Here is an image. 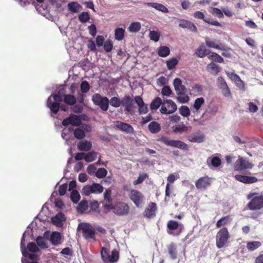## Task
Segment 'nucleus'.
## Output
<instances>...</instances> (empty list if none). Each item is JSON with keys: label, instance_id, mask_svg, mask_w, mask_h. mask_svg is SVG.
<instances>
[{"label": "nucleus", "instance_id": "obj_30", "mask_svg": "<svg viewBox=\"0 0 263 263\" xmlns=\"http://www.w3.org/2000/svg\"><path fill=\"white\" fill-rule=\"evenodd\" d=\"M204 99L202 97L197 98L193 104V107L191 108L193 113H198L202 105L204 103Z\"/></svg>", "mask_w": 263, "mask_h": 263}, {"label": "nucleus", "instance_id": "obj_43", "mask_svg": "<svg viewBox=\"0 0 263 263\" xmlns=\"http://www.w3.org/2000/svg\"><path fill=\"white\" fill-rule=\"evenodd\" d=\"M209 161H210L212 166L215 167H219L221 164V159L217 156H214L211 159L208 158L207 159V163H209Z\"/></svg>", "mask_w": 263, "mask_h": 263}, {"label": "nucleus", "instance_id": "obj_1", "mask_svg": "<svg viewBox=\"0 0 263 263\" xmlns=\"http://www.w3.org/2000/svg\"><path fill=\"white\" fill-rule=\"evenodd\" d=\"M247 199H251L247 204V207L250 210H260L263 208V194L251 192L247 195Z\"/></svg>", "mask_w": 263, "mask_h": 263}, {"label": "nucleus", "instance_id": "obj_18", "mask_svg": "<svg viewBox=\"0 0 263 263\" xmlns=\"http://www.w3.org/2000/svg\"><path fill=\"white\" fill-rule=\"evenodd\" d=\"M115 125L117 128L127 134H134V133L133 127L128 123L117 121L115 122Z\"/></svg>", "mask_w": 263, "mask_h": 263}, {"label": "nucleus", "instance_id": "obj_35", "mask_svg": "<svg viewBox=\"0 0 263 263\" xmlns=\"http://www.w3.org/2000/svg\"><path fill=\"white\" fill-rule=\"evenodd\" d=\"M231 80L234 81V82L239 89H242L244 88V82L241 80L240 78L237 74L231 73Z\"/></svg>", "mask_w": 263, "mask_h": 263}, {"label": "nucleus", "instance_id": "obj_24", "mask_svg": "<svg viewBox=\"0 0 263 263\" xmlns=\"http://www.w3.org/2000/svg\"><path fill=\"white\" fill-rule=\"evenodd\" d=\"M235 179L244 183H253L257 182L258 179L255 177L247 176L241 175H237L235 176Z\"/></svg>", "mask_w": 263, "mask_h": 263}, {"label": "nucleus", "instance_id": "obj_3", "mask_svg": "<svg viewBox=\"0 0 263 263\" xmlns=\"http://www.w3.org/2000/svg\"><path fill=\"white\" fill-rule=\"evenodd\" d=\"M78 229L81 231L83 236L86 239L96 240V232L94 228L89 223H81L79 224Z\"/></svg>", "mask_w": 263, "mask_h": 263}, {"label": "nucleus", "instance_id": "obj_60", "mask_svg": "<svg viewBox=\"0 0 263 263\" xmlns=\"http://www.w3.org/2000/svg\"><path fill=\"white\" fill-rule=\"evenodd\" d=\"M27 248L30 252L35 253L39 251V249L35 242H30L27 245Z\"/></svg>", "mask_w": 263, "mask_h": 263}, {"label": "nucleus", "instance_id": "obj_48", "mask_svg": "<svg viewBox=\"0 0 263 263\" xmlns=\"http://www.w3.org/2000/svg\"><path fill=\"white\" fill-rule=\"evenodd\" d=\"M73 135L77 139H82L85 137V133L83 129L77 128L73 130Z\"/></svg>", "mask_w": 263, "mask_h": 263}, {"label": "nucleus", "instance_id": "obj_9", "mask_svg": "<svg viewBox=\"0 0 263 263\" xmlns=\"http://www.w3.org/2000/svg\"><path fill=\"white\" fill-rule=\"evenodd\" d=\"M229 238V232L226 228H223L217 233L216 240L218 248H222L227 242Z\"/></svg>", "mask_w": 263, "mask_h": 263}, {"label": "nucleus", "instance_id": "obj_31", "mask_svg": "<svg viewBox=\"0 0 263 263\" xmlns=\"http://www.w3.org/2000/svg\"><path fill=\"white\" fill-rule=\"evenodd\" d=\"M24 241H25V238H24V235H23V237L22 238V239H21V247L22 253L23 255L25 257L28 256L31 260H35L36 259V255L34 254H29L27 252L26 248H25V247H24V246H25Z\"/></svg>", "mask_w": 263, "mask_h": 263}, {"label": "nucleus", "instance_id": "obj_56", "mask_svg": "<svg viewBox=\"0 0 263 263\" xmlns=\"http://www.w3.org/2000/svg\"><path fill=\"white\" fill-rule=\"evenodd\" d=\"M208 58L218 63H222L223 61V58L221 56L214 52H212L211 54L209 55Z\"/></svg>", "mask_w": 263, "mask_h": 263}, {"label": "nucleus", "instance_id": "obj_6", "mask_svg": "<svg viewBox=\"0 0 263 263\" xmlns=\"http://www.w3.org/2000/svg\"><path fill=\"white\" fill-rule=\"evenodd\" d=\"M159 140L167 146L178 148L182 150H188L189 149L187 144L180 140H172L164 136H161Z\"/></svg>", "mask_w": 263, "mask_h": 263}, {"label": "nucleus", "instance_id": "obj_38", "mask_svg": "<svg viewBox=\"0 0 263 263\" xmlns=\"http://www.w3.org/2000/svg\"><path fill=\"white\" fill-rule=\"evenodd\" d=\"M61 235L58 232H54L50 237V240L53 245H58L61 243Z\"/></svg>", "mask_w": 263, "mask_h": 263}, {"label": "nucleus", "instance_id": "obj_4", "mask_svg": "<svg viewBox=\"0 0 263 263\" xmlns=\"http://www.w3.org/2000/svg\"><path fill=\"white\" fill-rule=\"evenodd\" d=\"M62 95H50L47 100V106L52 113L57 114L60 109V103L63 101Z\"/></svg>", "mask_w": 263, "mask_h": 263}, {"label": "nucleus", "instance_id": "obj_29", "mask_svg": "<svg viewBox=\"0 0 263 263\" xmlns=\"http://www.w3.org/2000/svg\"><path fill=\"white\" fill-rule=\"evenodd\" d=\"M77 146L80 151H89L92 147V144L91 142L84 140L80 141Z\"/></svg>", "mask_w": 263, "mask_h": 263}, {"label": "nucleus", "instance_id": "obj_50", "mask_svg": "<svg viewBox=\"0 0 263 263\" xmlns=\"http://www.w3.org/2000/svg\"><path fill=\"white\" fill-rule=\"evenodd\" d=\"M179 112L184 117H188L191 114L190 110L188 106L182 105L179 108Z\"/></svg>", "mask_w": 263, "mask_h": 263}, {"label": "nucleus", "instance_id": "obj_21", "mask_svg": "<svg viewBox=\"0 0 263 263\" xmlns=\"http://www.w3.org/2000/svg\"><path fill=\"white\" fill-rule=\"evenodd\" d=\"M206 45L209 48H213L217 49L223 50L225 48V46L219 43V41L216 40H211L209 37L205 38Z\"/></svg>", "mask_w": 263, "mask_h": 263}, {"label": "nucleus", "instance_id": "obj_45", "mask_svg": "<svg viewBox=\"0 0 263 263\" xmlns=\"http://www.w3.org/2000/svg\"><path fill=\"white\" fill-rule=\"evenodd\" d=\"M141 28V24L139 22H133L130 24L128 29L130 32H137L140 30Z\"/></svg>", "mask_w": 263, "mask_h": 263}, {"label": "nucleus", "instance_id": "obj_59", "mask_svg": "<svg viewBox=\"0 0 263 263\" xmlns=\"http://www.w3.org/2000/svg\"><path fill=\"white\" fill-rule=\"evenodd\" d=\"M80 88L82 93H86L90 89V85L86 81H83L81 83Z\"/></svg>", "mask_w": 263, "mask_h": 263}, {"label": "nucleus", "instance_id": "obj_13", "mask_svg": "<svg viewBox=\"0 0 263 263\" xmlns=\"http://www.w3.org/2000/svg\"><path fill=\"white\" fill-rule=\"evenodd\" d=\"M212 182V179L208 176L200 177L195 181V186L198 190H205L209 188Z\"/></svg>", "mask_w": 263, "mask_h": 263}, {"label": "nucleus", "instance_id": "obj_23", "mask_svg": "<svg viewBox=\"0 0 263 263\" xmlns=\"http://www.w3.org/2000/svg\"><path fill=\"white\" fill-rule=\"evenodd\" d=\"M186 139L191 142L201 143L203 141L204 136L200 132H196L187 136Z\"/></svg>", "mask_w": 263, "mask_h": 263}, {"label": "nucleus", "instance_id": "obj_2", "mask_svg": "<svg viewBox=\"0 0 263 263\" xmlns=\"http://www.w3.org/2000/svg\"><path fill=\"white\" fill-rule=\"evenodd\" d=\"M109 250L105 247H103L101 251V258L104 263H115L119 259V253L114 249L111 251V255Z\"/></svg>", "mask_w": 263, "mask_h": 263}, {"label": "nucleus", "instance_id": "obj_51", "mask_svg": "<svg viewBox=\"0 0 263 263\" xmlns=\"http://www.w3.org/2000/svg\"><path fill=\"white\" fill-rule=\"evenodd\" d=\"M88 208L87 201L86 200H82L78 204L77 210L78 212L83 213L87 210Z\"/></svg>", "mask_w": 263, "mask_h": 263}, {"label": "nucleus", "instance_id": "obj_15", "mask_svg": "<svg viewBox=\"0 0 263 263\" xmlns=\"http://www.w3.org/2000/svg\"><path fill=\"white\" fill-rule=\"evenodd\" d=\"M193 16L196 19L202 20L204 23H207L208 24L215 26H221V24L218 21L214 20L211 21L209 18H206L204 13L201 11H195L193 14Z\"/></svg>", "mask_w": 263, "mask_h": 263}, {"label": "nucleus", "instance_id": "obj_34", "mask_svg": "<svg viewBox=\"0 0 263 263\" xmlns=\"http://www.w3.org/2000/svg\"><path fill=\"white\" fill-rule=\"evenodd\" d=\"M177 100L181 103H186L190 100V97L187 93V90L177 94Z\"/></svg>", "mask_w": 263, "mask_h": 263}, {"label": "nucleus", "instance_id": "obj_5", "mask_svg": "<svg viewBox=\"0 0 263 263\" xmlns=\"http://www.w3.org/2000/svg\"><path fill=\"white\" fill-rule=\"evenodd\" d=\"M92 102L96 105L99 106L101 110L106 111L109 107V99L106 97H103L100 93L93 94L91 98Z\"/></svg>", "mask_w": 263, "mask_h": 263}, {"label": "nucleus", "instance_id": "obj_12", "mask_svg": "<svg viewBox=\"0 0 263 263\" xmlns=\"http://www.w3.org/2000/svg\"><path fill=\"white\" fill-rule=\"evenodd\" d=\"M253 165L248 160L243 157H239L234 164V170L237 171L252 169Z\"/></svg>", "mask_w": 263, "mask_h": 263}, {"label": "nucleus", "instance_id": "obj_8", "mask_svg": "<svg viewBox=\"0 0 263 263\" xmlns=\"http://www.w3.org/2000/svg\"><path fill=\"white\" fill-rule=\"evenodd\" d=\"M183 224H179L177 221L170 220L167 223V232L173 236H178L181 232Z\"/></svg>", "mask_w": 263, "mask_h": 263}, {"label": "nucleus", "instance_id": "obj_57", "mask_svg": "<svg viewBox=\"0 0 263 263\" xmlns=\"http://www.w3.org/2000/svg\"><path fill=\"white\" fill-rule=\"evenodd\" d=\"M90 19V15L88 12H82L79 15V20L81 23H86Z\"/></svg>", "mask_w": 263, "mask_h": 263}, {"label": "nucleus", "instance_id": "obj_40", "mask_svg": "<svg viewBox=\"0 0 263 263\" xmlns=\"http://www.w3.org/2000/svg\"><path fill=\"white\" fill-rule=\"evenodd\" d=\"M170 48L165 46H160L158 49V54L161 57H166L170 54Z\"/></svg>", "mask_w": 263, "mask_h": 263}, {"label": "nucleus", "instance_id": "obj_44", "mask_svg": "<svg viewBox=\"0 0 263 263\" xmlns=\"http://www.w3.org/2000/svg\"><path fill=\"white\" fill-rule=\"evenodd\" d=\"M125 30L121 28H117L115 31V36L116 40L122 41L124 37Z\"/></svg>", "mask_w": 263, "mask_h": 263}, {"label": "nucleus", "instance_id": "obj_55", "mask_svg": "<svg viewBox=\"0 0 263 263\" xmlns=\"http://www.w3.org/2000/svg\"><path fill=\"white\" fill-rule=\"evenodd\" d=\"M70 198L73 203H77L80 199L79 192L76 190H73L71 193Z\"/></svg>", "mask_w": 263, "mask_h": 263}, {"label": "nucleus", "instance_id": "obj_52", "mask_svg": "<svg viewBox=\"0 0 263 263\" xmlns=\"http://www.w3.org/2000/svg\"><path fill=\"white\" fill-rule=\"evenodd\" d=\"M178 61L175 58H172L166 61L167 67L169 70H172L178 64Z\"/></svg>", "mask_w": 263, "mask_h": 263}, {"label": "nucleus", "instance_id": "obj_41", "mask_svg": "<svg viewBox=\"0 0 263 263\" xmlns=\"http://www.w3.org/2000/svg\"><path fill=\"white\" fill-rule=\"evenodd\" d=\"M207 69L209 72L213 74H217L220 71L219 67L214 63H211L207 66Z\"/></svg>", "mask_w": 263, "mask_h": 263}, {"label": "nucleus", "instance_id": "obj_62", "mask_svg": "<svg viewBox=\"0 0 263 263\" xmlns=\"http://www.w3.org/2000/svg\"><path fill=\"white\" fill-rule=\"evenodd\" d=\"M113 48L112 42L110 40H107L104 44V50L107 52H110Z\"/></svg>", "mask_w": 263, "mask_h": 263}, {"label": "nucleus", "instance_id": "obj_53", "mask_svg": "<svg viewBox=\"0 0 263 263\" xmlns=\"http://www.w3.org/2000/svg\"><path fill=\"white\" fill-rule=\"evenodd\" d=\"M210 12L213 15L217 16L218 18H222L223 17V12L220 9L215 8L212 7L210 10Z\"/></svg>", "mask_w": 263, "mask_h": 263}, {"label": "nucleus", "instance_id": "obj_26", "mask_svg": "<svg viewBox=\"0 0 263 263\" xmlns=\"http://www.w3.org/2000/svg\"><path fill=\"white\" fill-rule=\"evenodd\" d=\"M167 249L171 259L173 260L176 259L178 256L177 245L174 242H172L167 246Z\"/></svg>", "mask_w": 263, "mask_h": 263}, {"label": "nucleus", "instance_id": "obj_19", "mask_svg": "<svg viewBox=\"0 0 263 263\" xmlns=\"http://www.w3.org/2000/svg\"><path fill=\"white\" fill-rule=\"evenodd\" d=\"M156 210V203L153 202H150L146 207L143 215L145 217L151 218L155 216Z\"/></svg>", "mask_w": 263, "mask_h": 263}, {"label": "nucleus", "instance_id": "obj_16", "mask_svg": "<svg viewBox=\"0 0 263 263\" xmlns=\"http://www.w3.org/2000/svg\"><path fill=\"white\" fill-rule=\"evenodd\" d=\"M81 123V119L77 115L71 114L68 118L64 119L62 122V124L66 126L69 124L73 126H79Z\"/></svg>", "mask_w": 263, "mask_h": 263}, {"label": "nucleus", "instance_id": "obj_11", "mask_svg": "<svg viewBox=\"0 0 263 263\" xmlns=\"http://www.w3.org/2000/svg\"><path fill=\"white\" fill-rule=\"evenodd\" d=\"M129 197L137 208L141 206L144 199V196L142 193L137 190H130Z\"/></svg>", "mask_w": 263, "mask_h": 263}, {"label": "nucleus", "instance_id": "obj_54", "mask_svg": "<svg viewBox=\"0 0 263 263\" xmlns=\"http://www.w3.org/2000/svg\"><path fill=\"white\" fill-rule=\"evenodd\" d=\"M107 174V171L104 168H99L95 173V176L98 178H103L106 176Z\"/></svg>", "mask_w": 263, "mask_h": 263}, {"label": "nucleus", "instance_id": "obj_64", "mask_svg": "<svg viewBox=\"0 0 263 263\" xmlns=\"http://www.w3.org/2000/svg\"><path fill=\"white\" fill-rule=\"evenodd\" d=\"M172 93V91L168 86H164L161 91V93L163 96L169 97Z\"/></svg>", "mask_w": 263, "mask_h": 263}, {"label": "nucleus", "instance_id": "obj_27", "mask_svg": "<svg viewBox=\"0 0 263 263\" xmlns=\"http://www.w3.org/2000/svg\"><path fill=\"white\" fill-rule=\"evenodd\" d=\"M66 220L64 214L62 212L58 213L54 217L51 218L52 223L56 226H62L63 222Z\"/></svg>", "mask_w": 263, "mask_h": 263}, {"label": "nucleus", "instance_id": "obj_17", "mask_svg": "<svg viewBox=\"0 0 263 263\" xmlns=\"http://www.w3.org/2000/svg\"><path fill=\"white\" fill-rule=\"evenodd\" d=\"M129 207L125 202H119L114 208V212L120 216L126 215L129 213Z\"/></svg>", "mask_w": 263, "mask_h": 263}, {"label": "nucleus", "instance_id": "obj_58", "mask_svg": "<svg viewBox=\"0 0 263 263\" xmlns=\"http://www.w3.org/2000/svg\"><path fill=\"white\" fill-rule=\"evenodd\" d=\"M111 195V190L110 188L106 189L104 193V199L109 203H111L112 200Z\"/></svg>", "mask_w": 263, "mask_h": 263}, {"label": "nucleus", "instance_id": "obj_14", "mask_svg": "<svg viewBox=\"0 0 263 263\" xmlns=\"http://www.w3.org/2000/svg\"><path fill=\"white\" fill-rule=\"evenodd\" d=\"M121 102V105L124 107L125 113L131 114L134 108V100L129 95H125L122 99Z\"/></svg>", "mask_w": 263, "mask_h": 263}, {"label": "nucleus", "instance_id": "obj_39", "mask_svg": "<svg viewBox=\"0 0 263 263\" xmlns=\"http://www.w3.org/2000/svg\"><path fill=\"white\" fill-rule=\"evenodd\" d=\"M67 6L69 10L73 13L78 12L80 9L82 8L80 4L77 2H74L69 3Z\"/></svg>", "mask_w": 263, "mask_h": 263}, {"label": "nucleus", "instance_id": "obj_22", "mask_svg": "<svg viewBox=\"0 0 263 263\" xmlns=\"http://www.w3.org/2000/svg\"><path fill=\"white\" fill-rule=\"evenodd\" d=\"M217 85L218 88L221 90L222 94L227 97L230 95V90L228 86L222 77H219L217 79Z\"/></svg>", "mask_w": 263, "mask_h": 263}, {"label": "nucleus", "instance_id": "obj_20", "mask_svg": "<svg viewBox=\"0 0 263 263\" xmlns=\"http://www.w3.org/2000/svg\"><path fill=\"white\" fill-rule=\"evenodd\" d=\"M179 22L180 23L178 25L179 27L183 29H187L193 32H197L198 31L197 28L193 22L183 19L180 20Z\"/></svg>", "mask_w": 263, "mask_h": 263}, {"label": "nucleus", "instance_id": "obj_10", "mask_svg": "<svg viewBox=\"0 0 263 263\" xmlns=\"http://www.w3.org/2000/svg\"><path fill=\"white\" fill-rule=\"evenodd\" d=\"M177 110L176 103L172 100H165L163 102L160 111L162 114H171Z\"/></svg>", "mask_w": 263, "mask_h": 263}, {"label": "nucleus", "instance_id": "obj_32", "mask_svg": "<svg viewBox=\"0 0 263 263\" xmlns=\"http://www.w3.org/2000/svg\"><path fill=\"white\" fill-rule=\"evenodd\" d=\"M149 132L152 134L158 133L161 129L160 124L157 121H152L148 126Z\"/></svg>", "mask_w": 263, "mask_h": 263}, {"label": "nucleus", "instance_id": "obj_42", "mask_svg": "<svg viewBox=\"0 0 263 263\" xmlns=\"http://www.w3.org/2000/svg\"><path fill=\"white\" fill-rule=\"evenodd\" d=\"M163 104L161 99L159 97H156L150 104V108L152 110H157L160 105Z\"/></svg>", "mask_w": 263, "mask_h": 263}, {"label": "nucleus", "instance_id": "obj_28", "mask_svg": "<svg viewBox=\"0 0 263 263\" xmlns=\"http://www.w3.org/2000/svg\"><path fill=\"white\" fill-rule=\"evenodd\" d=\"M144 4L147 6L152 7V8H154L163 13H168L169 12L168 9L166 7L160 3L148 2L144 3Z\"/></svg>", "mask_w": 263, "mask_h": 263}, {"label": "nucleus", "instance_id": "obj_47", "mask_svg": "<svg viewBox=\"0 0 263 263\" xmlns=\"http://www.w3.org/2000/svg\"><path fill=\"white\" fill-rule=\"evenodd\" d=\"M97 157V153L94 151H91L85 154L84 160L86 162H90L95 160Z\"/></svg>", "mask_w": 263, "mask_h": 263}, {"label": "nucleus", "instance_id": "obj_63", "mask_svg": "<svg viewBox=\"0 0 263 263\" xmlns=\"http://www.w3.org/2000/svg\"><path fill=\"white\" fill-rule=\"evenodd\" d=\"M149 37L151 40L155 41L157 42L159 41L160 38V34L159 33L155 31H151L149 32Z\"/></svg>", "mask_w": 263, "mask_h": 263}, {"label": "nucleus", "instance_id": "obj_7", "mask_svg": "<svg viewBox=\"0 0 263 263\" xmlns=\"http://www.w3.org/2000/svg\"><path fill=\"white\" fill-rule=\"evenodd\" d=\"M104 187L97 183H93L91 185H85L82 190V194L89 196L90 194H101L103 192Z\"/></svg>", "mask_w": 263, "mask_h": 263}, {"label": "nucleus", "instance_id": "obj_46", "mask_svg": "<svg viewBox=\"0 0 263 263\" xmlns=\"http://www.w3.org/2000/svg\"><path fill=\"white\" fill-rule=\"evenodd\" d=\"M261 243L259 241L248 242L247 244V248L251 251H254L259 248Z\"/></svg>", "mask_w": 263, "mask_h": 263}, {"label": "nucleus", "instance_id": "obj_49", "mask_svg": "<svg viewBox=\"0 0 263 263\" xmlns=\"http://www.w3.org/2000/svg\"><path fill=\"white\" fill-rule=\"evenodd\" d=\"M109 103L110 105L115 108L119 107L121 105V100L120 99L117 97H112L109 100Z\"/></svg>", "mask_w": 263, "mask_h": 263}, {"label": "nucleus", "instance_id": "obj_25", "mask_svg": "<svg viewBox=\"0 0 263 263\" xmlns=\"http://www.w3.org/2000/svg\"><path fill=\"white\" fill-rule=\"evenodd\" d=\"M173 85L176 94L187 90L185 86L182 84V81L179 78H175L174 80Z\"/></svg>", "mask_w": 263, "mask_h": 263}, {"label": "nucleus", "instance_id": "obj_36", "mask_svg": "<svg viewBox=\"0 0 263 263\" xmlns=\"http://www.w3.org/2000/svg\"><path fill=\"white\" fill-rule=\"evenodd\" d=\"M173 130L176 133H182L187 132L189 130V127L184 125L183 123L178 124L175 126H173Z\"/></svg>", "mask_w": 263, "mask_h": 263}, {"label": "nucleus", "instance_id": "obj_61", "mask_svg": "<svg viewBox=\"0 0 263 263\" xmlns=\"http://www.w3.org/2000/svg\"><path fill=\"white\" fill-rule=\"evenodd\" d=\"M36 242L37 245L42 248H47V243L45 242L44 239L41 236H39L36 238Z\"/></svg>", "mask_w": 263, "mask_h": 263}, {"label": "nucleus", "instance_id": "obj_33", "mask_svg": "<svg viewBox=\"0 0 263 263\" xmlns=\"http://www.w3.org/2000/svg\"><path fill=\"white\" fill-rule=\"evenodd\" d=\"M63 101L68 105H73L77 102V99L74 96L71 94L64 95Z\"/></svg>", "mask_w": 263, "mask_h": 263}, {"label": "nucleus", "instance_id": "obj_37", "mask_svg": "<svg viewBox=\"0 0 263 263\" xmlns=\"http://www.w3.org/2000/svg\"><path fill=\"white\" fill-rule=\"evenodd\" d=\"M209 54V51L203 45H200L196 50L195 54L199 58H203Z\"/></svg>", "mask_w": 263, "mask_h": 263}]
</instances>
